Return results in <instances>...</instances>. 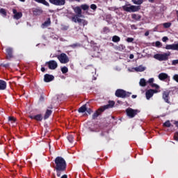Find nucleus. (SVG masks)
<instances>
[{"mask_svg": "<svg viewBox=\"0 0 178 178\" xmlns=\"http://www.w3.org/2000/svg\"><path fill=\"white\" fill-rule=\"evenodd\" d=\"M145 35L147 37V36H148V35H149V32H145Z\"/></svg>", "mask_w": 178, "mask_h": 178, "instance_id": "obj_58", "label": "nucleus"}, {"mask_svg": "<svg viewBox=\"0 0 178 178\" xmlns=\"http://www.w3.org/2000/svg\"><path fill=\"white\" fill-rule=\"evenodd\" d=\"M13 13L14 15V19H16V20H19V19H22V17H23V13H22V12H19L17 13V9H13Z\"/></svg>", "mask_w": 178, "mask_h": 178, "instance_id": "obj_16", "label": "nucleus"}, {"mask_svg": "<svg viewBox=\"0 0 178 178\" xmlns=\"http://www.w3.org/2000/svg\"><path fill=\"white\" fill-rule=\"evenodd\" d=\"M163 26L164 29H169V27H170V26H172V23L165 22V23L163 24Z\"/></svg>", "mask_w": 178, "mask_h": 178, "instance_id": "obj_36", "label": "nucleus"}, {"mask_svg": "<svg viewBox=\"0 0 178 178\" xmlns=\"http://www.w3.org/2000/svg\"><path fill=\"white\" fill-rule=\"evenodd\" d=\"M115 106V102L113 101H108V104L106 105H104L103 106H101L98 110H97L92 115V119H97L104 111H106V109H109L111 108H113Z\"/></svg>", "mask_w": 178, "mask_h": 178, "instance_id": "obj_2", "label": "nucleus"}, {"mask_svg": "<svg viewBox=\"0 0 178 178\" xmlns=\"http://www.w3.org/2000/svg\"><path fill=\"white\" fill-rule=\"evenodd\" d=\"M112 119H115V117H114V116H112Z\"/></svg>", "mask_w": 178, "mask_h": 178, "instance_id": "obj_64", "label": "nucleus"}, {"mask_svg": "<svg viewBox=\"0 0 178 178\" xmlns=\"http://www.w3.org/2000/svg\"><path fill=\"white\" fill-rule=\"evenodd\" d=\"M134 70H136V72H144L145 70V67L139 65L138 67H135Z\"/></svg>", "mask_w": 178, "mask_h": 178, "instance_id": "obj_26", "label": "nucleus"}, {"mask_svg": "<svg viewBox=\"0 0 178 178\" xmlns=\"http://www.w3.org/2000/svg\"><path fill=\"white\" fill-rule=\"evenodd\" d=\"M168 40H169V38L167 36H164L162 38L163 42H166V41H168Z\"/></svg>", "mask_w": 178, "mask_h": 178, "instance_id": "obj_49", "label": "nucleus"}, {"mask_svg": "<svg viewBox=\"0 0 178 178\" xmlns=\"http://www.w3.org/2000/svg\"><path fill=\"white\" fill-rule=\"evenodd\" d=\"M154 59H156L157 60H159L160 62H162L163 60H168L169 59V54L164 53L163 54H156L154 56Z\"/></svg>", "mask_w": 178, "mask_h": 178, "instance_id": "obj_8", "label": "nucleus"}, {"mask_svg": "<svg viewBox=\"0 0 178 178\" xmlns=\"http://www.w3.org/2000/svg\"><path fill=\"white\" fill-rule=\"evenodd\" d=\"M103 33L104 34H108V33H111V30L109 29V28H108V26H105L104 29H103Z\"/></svg>", "mask_w": 178, "mask_h": 178, "instance_id": "obj_37", "label": "nucleus"}, {"mask_svg": "<svg viewBox=\"0 0 178 178\" xmlns=\"http://www.w3.org/2000/svg\"><path fill=\"white\" fill-rule=\"evenodd\" d=\"M0 13H1V15H3V16H6V15H7L6 10H5V8H1Z\"/></svg>", "mask_w": 178, "mask_h": 178, "instance_id": "obj_38", "label": "nucleus"}, {"mask_svg": "<svg viewBox=\"0 0 178 178\" xmlns=\"http://www.w3.org/2000/svg\"><path fill=\"white\" fill-rule=\"evenodd\" d=\"M57 59H58L59 62L63 64L69 63V57L66 54L62 53L60 55L56 56Z\"/></svg>", "mask_w": 178, "mask_h": 178, "instance_id": "obj_7", "label": "nucleus"}, {"mask_svg": "<svg viewBox=\"0 0 178 178\" xmlns=\"http://www.w3.org/2000/svg\"><path fill=\"white\" fill-rule=\"evenodd\" d=\"M67 138L68 140V141L71 143H73V141L74 140V136L72 134H69L67 136Z\"/></svg>", "mask_w": 178, "mask_h": 178, "instance_id": "obj_32", "label": "nucleus"}, {"mask_svg": "<svg viewBox=\"0 0 178 178\" xmlns=\"http://www.w3.org/2000/svg\"><path fill=\"white\" fill-rule=\"evenodd\" d=\"M170 90H165L162 93V98L166 104H170Z\"/></svg>", "mask_w": 178, "mask_h": 178, "instance_id": "obj_11", "label": "nucleus"}, {"mask_svg": "<svg viewBox=\"0 0 178 178\" xmlns=\"http://www.w3.org/2000/svg\"><path fill=\"white\" fill-rule=\"evenodd\" d=\"M133 3L135 5H141L143 2V0H132Z\"/></svg>", "mask_w": 178, "mask_h": 178, "instance_id": "obj_35", "label": "nucleus"}, {"mask_svg": "<svg viewBox=\"0 0 178 178\" xmlns=\"http://www.w3.org/2000/svg\"><path fill=\"white\" fill-rule=\"evenodd\" d=\"M16 118L13 116L8 117V123H11L13 124V127H15V124H16Z\"/></svg>", "mask_w": 178, "mask_h": 178, "instance_id": "obj_21", "label": "nucleus"}, {"mask_svg": "<svg viewBox=\"0 0 178 178\" xmlns=\"http://www.w3.org/2000/svg\"><path fill=\"white\" fill-rule=\"evenodd\" d=\"M42 26H44V27H48L49 26H51V18H48L47 20L42 24Z\"/></svg>", "mask_w": 178, "mask_h": 178, "instance_id": "obj_29", "label": "nucleus"}, {"mask_svg": "<svg viewBox=\"0 0 178 178\" xmlns=\"http://www.w3.org/2000/svg\"><path fill=\"white\" fill-rule=\"evenodd\" d=\"M61 72L63 74H65V73H67V72H69V69L67 68V67L64 66L61 67Z\"/></svg>", "mask_w": 178, "mask_h": 178, "instance_id": "obj_33", "label": "nucleus"}, {"mask_svg": "<svg viewBox=\"0 0 178 178\" xmlns=\"http://www.w3.org/2000/svg\"><path fill=\"white\" fill-rule=\"evenodd\" d=\"M41 72H42V73H44V72H45V67H41Z\"/></svg>", "mask_w": 178, "mask_h": 178, "instance_id": "obj_56", "label": "nucleus"}, {"mask_svg": "<svg viewBox=\"0 0 178 178\" xmlns=\"http://www.w3.org/2000/svg\"><path fill=\"white\" fill-rule=\"evenodd\" d=\"M71 20L72 22H74V23H79V26H83V27H85V26L88 24V21L81 19L80 17H77L76 18L72 17Z\"/></svg>", "mask_w": 178, "mask_h": 178, "instance_id": "obj_5", "label": "nucleus"}, {"mask_svg": "<svg viewBox=\"0 0 178 178\" xmlns=\"http://www.w3.org/2000/svg\"><path fill=\"white\" fill-rule=\"evenodd\" d=\"M67 29H69V26H64V27L63 28V30H67Z\"/></svg>", "mask_w": 178, "mask_h": 178, "instance_id": "obj_61", "label": "nucleus"}, {"mask_svg": "<svg viewBox=\"0 0 178 178\" xmlns=\"http://www.w3.org/2000/svg\"><path fill=\"white\" fill-rule=\"evenodd\" d=\"M122 9L124 10V12H129L131 13V12H138L140 9H141V6H131V4H127L124 6H122Z\"/></svg>", "mask_w": 178, "mask_h": 178, "instance_id": "obj_3", "label": "nucleus"}, {"mask_svg": "<svg viewBox=\"0 0 178 178\" xmlns=\"http://www.w3.org/2000/svg\"><path fill=\"white\" fill-rule=\"evenodd\" d=\"M20 2H26V0H19Z\"/></svg>", "mask_w": 178, "mask_h": 178, "instance_id": "obj_62", "label": "nucleus"}, {"mask_svg": "<svg viewBox=\"0 0 178 178\" xmlns=\"http://www.w3.org/2000/svg\"><path fill=\"white\" fill-rule=\"evenodd\" d=\"M151 87H152V88H156V90L159 89V86L157 85L156 83H151L150 84Z\"/></svg>", "mask_w": 178, "mask_h": 178, "instance_id": "obj_39", "label": "nucleus"}, {"mask_svg": "<svg viewBox=\"0 0 178 178\" xmlns=\"http://www.w3.org/2000/svg\"><path fill=\"white\" fill-rule=\"evenodd\" d=\"M172 65L173 66H176V65H178V60H173L172 61Z\"/></svg>", "mask_w": 178, "mask_h": 178, "instance_id": "obj_46", "label": "nucleus"}, {"mask_svg": "<svg viewBox=\"0 0 178 178\" xmlns=\"http://www.w3.org/2000/svg\"><path fill=\"white\" fill-rule=\"evenodd\" d=\"M90 9H92V10H97V5L91 4L90 5Z\"/></svg>", "mask_w": 178, "mask_h": 178, "instance_id": "obj_43", "label": "nucleus"}, {"mask_svg": "<svg viewBox=\"0 0 178 178\" xmlns=\"http://www.w3.org/2000/svg\"><path fill=\"white\" fill-rule=\"evenodd\" d=\"M35 2H37L38 3H42V5H44V6L49 7V3L46 1L45 0H33Z\"/></svg>", "mask_w": 178, "mask_h": 178, "instance_id": "obj_24", "label": "nucleus"}, {"mask_svg": "<svg viewBox=\"0 0 178 178\" xmlns=\"http://www.w3.org/2000/svg\"><path fill=\"white\" fill-rule=\"evenodd\" d=\"M115 95L118 98H129L131 95V92H127L123 89H117Z\"/></svg>", "mask_w": 178, "mask_h": 178, "instance_id": "obj_4", "label": "nucleus"}, {"mask_svg": "<svg viewBox=\"0 0 178 178\" xmlns=\"http://www.w3.org/2000/svg\"><path fill=\"white\" fill-rule=\"evenodd\" d=\"M150 3H154L155 2V0H148Z\"/></svg>", "mask_w": 178, "mask_h": 178, "instance_id": "obj_60", "label": "nucleus"}, {"mask_svg": "<svg viewBox=\"0 0 178 178\" xmlns=\"http://www.w3.org/2000/svg\"><path fill=\"white\" fill-rule=\"evenodd\" d=\"M70 2H74V1H76V2H80V1H81V0H68Z\"/></svg>", "mask_w": 178, "mask_h": 178, "instance_id": "obj_55", "label": "nucleus"}, {"mask_svg": "<svg viewBox=\"0 0 178 178\" xmlns=\"http://www.w3.org/2000/svg\"><path fill=\"white\" fill-rule=\"evenodd\" d=\"M147 83H149V84H152L154 83V78H150L149 79Z\"/></svg>", "mask_w": 178, "mask_h": 178, "instance_id": "obj_50", "label": "nucleus"}, {"mask_svg": "<svg viewBox=\"0 0 178 178\" xmlns=\"http://www.w3.org/2000/svg\"><path fill=\"white\" fill-rule=\"evenodd\" d=\"M51 115H52V110L47 109L44 115V120L48 119Z\"/></svg>", "mask_w": 178, "mask_h": 178, "instance_id": "obj_23", "label": "nucleus"}, {"mask_svg": "<svg viewBox=\"0 0 178 178\" xmlns=\"http://www.w3.org/2000/svg\"><path fill=\"white\" fill-rule=\"evenodd\" d=\"M131 98H133V99L137 98V95H133L131 96Z\"/></svg>", "mask_w": 178, "mask_h": 178, "instance_id": "obj_59", "label": "nucleus"}, {"mask_svg": "<svg viewBox=\"0 0 178 178\" xmlns=\"http://www.w3.org/2000/svg\"><path fill=\"white\" fill-rule=\"evenodd\" d=\"M32 12L33 13V16H40V15H42L44 11L41 8H33Z\"/></svg>", "mask_w": 178, "mask_h": 178, "instance_id": "obj_19", "label": "nucleus"}, {"mask_svg": "<svg viewBox=\"0 0 178 178\" xmlns=\"http://www.w3.org/2000/svg\"><path fill=\"white\" fill-rule=\"evenodd\" d=\"M126 41H127V42H133V41H134V38H127Z\"/></svg>", "mask_w": 178, "mask_h": 178, "instance_id": "obj_44", "label": "nucleus"}, {"mask_svg": "<svg viewBox=\"0 0 178 178\" xmlns=\"http://www.w3.org/2000/svg\"><path fill=\"white\" fill-rule=\"evenodd\" d=\"M87 113H88L89 115H91V113H92V110L91 108H86V111Z\"/></svg>", "mask_w": 178, "mask_h": 178, "instance_id": "obj_48", "label": "nucleus"}, {"mask_svg": "<svg viewBox=\"0 0 178 178\" xmlns=\"http://www.w3.org/2000/svg\"><path fill=\"white\" fill-rule=\"evenodd\" d=\"M131 30H137V26L135 24L131 25Z\"/></svg>", "mask_w": 178, "mask_h": 178, "instance_id": "obj_52", "label": "nucleus"}, {"mask_svg": "<svg viewBox=\"0 0 178 178\" xmlns=\"http://www.w3.org/2000/svg\"><path fill=\"white\" fill-rule=\"evenodd\" d=\"M101 136H104V133H102V134H101Z\"/></svg>", "mask_w": 178, "mask_h": 178, "instance_id": "obj_63", "label": "nucleus"}, {"mask_svg": "<svg viewBox=\"0 0 178 178\" xmlns=\"http://www.w3.org/2000/svg\"><path fill=\"white\" fill-rule=\"evenodd\" d=\"M74 13H76V15H74L73 17H84V15H83V11L81 10V7L80 6H76L72 8Z\"/></svg>", "mask_w": 178, "mask_h": 178, "instance_id": "obj_10", "label": "nucleus"}, {"mask_svg": "<svg viewBox=\"0 0 178 178\" xmlns=\"http://www.w3.org/2000/svg\"><path fill=\"white\" fill-rule=\"evenodd\" d=\"M71 48H77V47H80V44L79 43H74L70 46Z\"/></svg>", "mask_w": 178, "mask_h": 178, "instance_id": "obj_42", "label": "nucleus"}, {"mask_svg": "<svg viewBox=\"0 0 178 178\" xmlns=\"http://www.w3.org/2000/svg\"><path fill=\"white\" fill-rule=\"evenodd\" d=\"M165 49H172V51H178V43L172 44H167Z\"/></svg>", "mask_w": 178, "mask_h": 178, "instance_id": "obj_17", "label": "nucleus"}, {"mask_svg": "<svg viewBox=\"0 0 178 178\" xmlns=\"http://www.w3.org/2000/svg\"><path fill=\"white\" fill-rule=\"evenodd\" d=\"M39 101H40V102H42L44 101V96L41 95Z\"/></svg>", "mask_w": 178, "mask_h": 178, "instance_id": "obj_53", "label": "nucleus"}, {"mask_svg": "<svg viewBox=\"0 0 178 178\" xmlns=\"http://www.w3.org/2000/svg\"><path fill=\"white\" fill-rule=\"evenodd\" d=\"M60 178H67V175H63Z\"/></svg>", "mask_w": 178, "mask_h": 178, "instance_id": "obj_57", "label": "nucleus"}, {"mask_svg": "<svg viewBox=\"0 0 178 178\" xmlns=\"http://www.w3.org/2000/svg\"><path fill=\"white\" fill-rule=\"evenodd\" d=\"M168 74L166 73H160L159 74V80H161L162 81H163V80H166V79H168Z\"/></svg>", "mask_w": 178, "mask_h": 178, "instance_id": "obj_22", "label": "nucleus"}, {"mask_svg": "<svg viewBox=\"0 0 178 178\" xmlns=\"http://www.w3.org/2000/svg\"><path fill=\"white\" fill-rule=\"evenodd\" d=\"M44 66H47L50 70H55L58 67V63L54 60H51L46 62Z\"/></svg>", "mask_w": 178, "mask_h": 178, "instance_id": "obj_9", "label": "nucleus"}, {"mask_svg": "<svg viewBox=\"0 0 178 178\" xmlns=\"http://www.w3.org/2000/svg\"><path fill=\"white\" fill-rule=\"evenodd\" d=\"M53 168L56 172L57 177H60L62 175L66 172L67 164L63 157L57 156L54 160V165Z\"/></svg>", "mask_w": 178, "mask_h": 178, "instance_id": "obj_1", "label": "nucleus"}, {"mask_svg": "<svg viewBox=\"0 0 178 178\" xmlns=\"http://www.w3.org/2000/svg\"><path fill=\"white\" fill-rule=\"evenodd\" d=\"M7 83L6 81L0 79V90H6Z\"/></svg>", "mask_w": 178, "mask_h": 178, "instance_id": "obj_20", "label": "nucleus"}, {"mask_svg": "<svg viewBox=\"0 0 178 178\" xmlns=\"http://www.w3.org/2000/svg\"><path fill=\"white\" fill-rule=\"evenodd\" d=\"M86 111H87V106L84 104L79 108L78 112L79 113H84V112H86Z\"/></svg>", "mask_w": 178, "mask_h": 178, "instance_id": "obj_25", "label": "nucleus"}, {"mask_svg": "<svg viewBox=\"0 0 178 178\" xmlns=\"http://www.w3.org/2000/svg\"><path fill=\"white\" fill-rule=\"evenodd\" d=\"M119 41H120V37H119L118 35L113 36V38H112L113 42H119Z\"/></svg>", "mask_w": 178, "mask_h": 178, "instance_id": "obj_31", "label": "nucleus"}, {"mask_svg": "<svg viewBox=\"0 0 178 178\" xmlns=\"http://www.w3.org/2000/svg\"><path fill=\"white\" fill-rule=\"evenodd\" d=\"M6 59H8V60H10V59L13 58V48L8 47L6 49Z\"/></svg>", "mask_w": 178, "mask_h": 178, "instance_id": "obj_14", "label": "nucleus"}, {"mask_svg": "<svg viewBox=\"0 0 178 178\" xmlns=\"http://www.w3.org/2000/svg\"><path fill=\"white\" fill-rule=\"evenodd\" d=\"M173 79L175 81H177V83H178V74L174 75Z\"/></svg>", "mask_w": 178, "mask_h": 178, "instance_id": "obj_51", "label": "nucleus"}, {"mask_svg": "<svg viewBox=\"0 0 178 178\" xmlns=\"http://www.w3.org/2000/svg\"><path fill=\"white\" fill-rule=\"evenodd\" d=\"M139 84L140 87H145V86H147V81H145V79H141L140 80Z\"/></svg>", "mask_w": 178, "mask_h": 178, "instance_id": "obj_30", "label": "nucleus"}, {"mask_svg": "<svg viewBox=\"0 0 178 178\" xmlns=\"http://www.w3.org/2000/svg\"><path fill=\"white\" fill-rule=\"evenodd\" d=\"M155 45L156 47H157L158 48H161V47H162V43L159 41H156L155 42Z\"/></svg>", "mask_w": 178, "mask_h": 178, "instance_id": "obj_41", "label": "nucleus"}, {"mask_svg": "<svg viewBox=\"0 0 178 178\" xmlns=\"http://www.w3.org/2000/svg\"><path fill=\"white\" fill-rule=\"evenodd\" d=\"M131 17L132 19H134V20H136V21L141 20V15H140L132 14Z\"/></svg>", "mask_w": 178, "mask_h": 178, "instance_id": "obj_27", "label": "nucleus"}, {"mask_svg": "<svg viewBox=\"0 0 178 178\" xmlns=\"http://www.w3.org/2000/svg\"><path fill=\"white\" fill-rule=\"evenodd\" d=\"M174 139L175 140V141H178V132H175L174 135Z\"/></svg>", "mask_w": 178, "mask_h": 178, "instance_id": "obj_47", "label": "nucleus"}, {"mask_svg": "<svg viewBox=\"0 0 178 178\" xmlns=\"http://www.w3.org/2000/svg\"><path fill=\"white\" fill-rule=\"evenodd\" d=\"M156 92H158L156 90H154V89L147 90L145 92L146 99H151V98H152V97H154V95L156 94Z\"/></svg>", "mask_w": 178, "mask_h": 178, "instance_id": "obj_13", "label": "nucleus"}, {"mask_svg": "<svg viewBox=\"0 0 178 178\" xmlns=\"http://www.w3.org/2000/svg\"><path fill=\"white\" fill-rule=\"evenodd\" d=\"M0 66H1V67H9V63H6V64H5V63H1V64L0 65Z\"/></svg>", "mask_w": 178, "mask_h": 178, "instance_id": "obj_45", "label": "nucleus"}, {"mask_svg": "<svg viewBox=\"0 0 178 178\" xmlns=\"http://www.w3.org/2000/svg\"><path fill=\"white\" fill-rule=\"evenodd\" d=\"M163 126L164 127H170L172 126V124L170 123V120H167L163 124Z\"/></svg>", "mask_w": 178, "mask_h": 178, "instance_id": "obj_34", "label": "nucleus"}, {"mask_svg": "<svg viewBox=\"0 0 178 178\" xmlns=\"http://www.w3.org/2000/svg\"><path fill=\"white\" fill-rule=\"evenodd\" d=\"M125 48H126V47L123 44H120L118 46L119 51H123V50H124Z\"/></svg>", "mask_w": 178, "mask_h": 178, "instance_id": "obj_40", "label": "nucleus"}, {"mask_svg": "<svg viewBox=\"0 0 178 178\" xmlns=\"http://www.w3.org/2000/svg\"><path fill=\"white\" fill-rule=\"evenodd\" d=\"M55 80V76L54 75H51L49 74H46L44 76V83H51V81H54Z\"/></svg>", "mask_w": 178, "mask_h": 178, "instance_id": "obj_15", "label": "nucleus"}, {"mask_svg": "<svg viewBox=\"0 0 178 178\" xmlns=\"http://www.w3.org/2000/svg\"><path fill=\"white\" fill-rule=\"evenodd\" d=\"M30 119H33V120H37V122H41L42 121V115L41 114H38L36 115H30L29 116Z\"/></svg>", "mask_w": 178, "mask_h": 178, "instance_id": "obj_18", "label": "nucleus"}, {"mask_svg": "<svg viewBox=\"0 0 178 178\" xmlns=\"http://www.w3.org/2000/svg\"><path fill=\"white\" fill-rule=\"evenodd\" d=\"M129 59H134V54H130L129 55Z\"/></svg>", "mask_w": 178, "mask_h": 178, "instance_id": "obj_54", "label": "nucleus"}, {"mask_svg": "<svg viewBox=\"0 0 178 178\" xmlns=\"http://www.w3.org/2000/svg\"><path fill=\"white\" fill-rule=\"evenodd\" d=\"M126 113L130 119H133L138 113H140V110H134L131 108H128L126 109Z\"/></svg>", "mask_w": 178, "mask_h": 178, "instance_id": "obj_6", "label": "nucleus"}, {"mask_svg": "<svg viewBox=\"0 0 178 178\" xmlns=\"http://www.w3.org/2000/svg\"><path fill=\"white\" fill-rule=\"evenodd\" d=\"M81 10H88V9H90V6H88V4H81Z\"/></svg>", "mask_w": 178, "mask_h": 178, "instance_id": "obj_28", "label": "nucleus"}, {"mask_svg": "<svg viewBox=\"0 0 178 178\" xmlns=\"http://www.w3.org/2000/svg\"><path fill=\"white\" fill-rule=\"evenodd\" d=\"M49 2L55 6H63L66 4V0H49Z\"/></svg>", "mask_w": 178, "mask_h": 178, "instance_id": "obj_12", "label": "nucleus"}]
</instances>
